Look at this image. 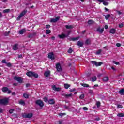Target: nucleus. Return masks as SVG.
<instances>
[{"label": "nucleus", "mask_w": 124, "mask_h": 124, "mask_svg": "<svg viewBox=\"0 0 124 124\" xmlns=\"http://www.w3.org/2000/svg\"><path fill=\"white\" fill-rule=\"evenodd\" d=\"M51 26H50V25H47L46 26V29H49V28H50Z\"/></svg>", "instance_id": "56"}, {"label": "nucleus", "mask_w": 124, "mask_h": 124, "mask_svg": "<svg viewBox=\"0 0 124 124\" xmlns=\"http://www.w3.org/2000/svg\"><path fill=\"white\" fill-rule=\"evenodd\" d=\"M83 110H84V111H88V108H87L86 107H83Z\"/></svg>", "instance_id": "51"}, {"label": "nucleus", "mask_w": 124, "mask_h": 124, "mask_svg": "<svg viewBox=\"0 0 124 124\" xmlns=\"http://www.w3.org/2000/svg\"><path fill=\"white\" fill-rule=\"evenodd\" d=\"M75 89H71L70 90V92H75Z\"/></svg>", "instance_id": "61"}, {"label": "nucleus", "mask_w": 124, "mask_h": 124, "mask_svg": "<svg viewBox=\"0 0 124 124\" xmlns=\"http://www.w3.org/2000/svg\"><path fill=\"white\" fill-rule=\"evenodd\" d=\"M104 0H98V1H99V2H103Z\"/></svg>", "instance_id": "63"}, {"label": "nucleus", "mask_w": 124, "mask_h": 124, "mask_svg": "<svg viewBox=\"0 0 124 124\" xmlns=\"http://www.w3.org/2000/svg\"><path fill=\"white\" fill-rule=\"evenodd\" d=\"M14 80L17 81L18 83H23V78H22L20 77H17V76L14 77Z\"/></svg>", "instance_id": "7"}, {"label": "nucleus", "mask_w": 124, "mask_h": 124, "mask_svg": "<svg viewBox=\"0 0 124 124\" xmlns=\"http://www.w3.org/2000/svg\"><path fill=\"white\" fill-rule=\"evenodd\" d=\"M48 103L49 104H55V100H54L53 99H50L49 100H48Z\"/></svg>", "instance_id": "22"}, {"label": "nucleus", "mask_w": 124, "mask_h": 124, "mask_svg": "<svg viewBox=\"0 0 124 124\" xmlns=\"http://www.w3.org/2000/svg\"><path fill=\"white\" fill-rule=\"evenodd\" d=\"M48 59H50L51 60H55V57L54 56V53L53 52H51L49 53L48 55Z\"/></svg>", "instance_id": "12"}, {"label": "nucleus", "mask_w": 124, "mask_h": 124, "mask_svg": "<svg viewBox=\"0 0 124 124\" xmlns=\"http://www.w3.org/2000/svg\"><path fill=\"white\" fill-rule=\"evenodd\" d=\"M2 17V14H1V12H0V18Z\"/></svg>", "instance_id": "62"}, {"label": "nucleus", "mask_w": 124, "mask_h": 124, "mask_svg": "<svg viewBox=\"0 0 124 124\" xmlns=\"http://www.w3.org/2000/svg\"><path fill=\"white\" fill-rule=\"evenodd\" d=\"M93 23V20H90L88 22V24L89 25H92V24Z\"/></svg>", "instance_id": "36"}, {"label": "nucleus", "mask_w": 124, "mask_h": 124, "mask_svg": "<svg viewBox=\"0 0 124 124\" xmlns=\"http://www.w3.org/2000/svg\"><path fill=\"white\" fill-rule=\"evenodd\" d=\"M78 38H80V37H77L76 38H71V40H72V41H75V40H78Z\"/></svg>", "instance_id": "27"}, {"label": "nucleus", "mask_w": 124, "mask_h": 124, "mask_svg": "<svg viewBox=\"0 0 124 124\" xmlns=\"http://www.w3.org/2000/svg\"><path fill=\"white\" fill-rule=\"evenodd\" d=\"M18 57L19 58H22L23 57V55H22V54H18Z\"/></svg>", "instance_id": "55"}, {"label": "nucleus", "mask_w": 124, "mask_h": 124, "mask_svg": "<svg viewBox=\"0 0 124 124\" xmlns=\"http://www.w3.org/2000/svg\"><path fill=\"white\" fill-rule=\"evenodd\" d=\"M97 31L98 32H99V33H102V32H103L104 31V28H100V27H98L97 29Z\"/></svg>", "instance_id": "14"}, {"label": "nucleus", "mask_w": 124, "mask_h": 124, "mask_svg": "<svg viewBox=\"0 0 124 124\" xmlns=\"http://www.w3.org/2000/svg\"><path fill=\"white\" fill-rule=\"evenodd\" d=\"M68 53H69V54L72 53V49L69 48L68 50Z\"/></svg>", "instance_id": "48"}, {"label": "nucleus", "mask_w": 124, "mask_h": 124, "mask_svg": "<svg viewBox=\"0 0 124 124\" xmlns=\"http://www.w3.org/2000/svg\"><path fill=\"white\" fill-rule=\"evenodd\" d=\"M44 101H45V102H48V98L47 97L44 98Z\"/></svg>", "instance_id": "43"}, {"label": "nucleus", "mask_w": 124, "mask_h": 124, "mask_svg": "<svg viewBox=\"0 0 124 124\" xmlns=\"http://www.w3.org/2000/svg\"><path fill=\"white\" fill-rule=\"evenodd\" d=\"M79 98H80V99H84V98H85V94H82L79 96Z\"/></svg>", "instance_id": "37"}, {"label": "nucleus", "mask_w": 124, "mask_h": 124, "mask_svg": "<svg viewBox=\"0 0 124 124\" xmlns=\"http://www.w3.org/2000/svg\"><path fill=\"white\" fill-rule=\"evenodd\" d=\"M124 27V23H121L119 24V28H123Z\"/></svg>", "instance_id": "52"}, {"label": "nucleus", "mask_w": 124, "mask_h": 124, "mask_svg": "<svg viewBox=\"0 0 124 124\" xmlns=\"http://www.w3.org/2000/svg\"><path fill=\"white\" fill-rule=\"evenodd\" d=\"M119 93L121 94V95H124V89L121 90L119 91Z\"/></svg>", "instance_id": "26"}, {"label": "nucleus", "mask_w": 124, "mask_h": 124, "mask_svg": "<svg viewBox=\"0 0 124 124\" xmlns=\"http://www.w3.org/2000/svg\"><path fill=\"white\" fill-rule=\"evenodd\" d=\"M33 35L31 34H30L28 36L29 38H32Z\"/></svg>", "instance_id": "47"}, {"label": "nucleus", "mask_w": 124, "mask_h": 124, "mask_svg": "<svg viewBox=\"0 0 124 124\" xmlns=\"http://www.w3.org/2000/svg\"><path fill=\"white\" fill-rule=\"evenodd\" d=\"M10 11V10L9 9H5L3 11V13H8Z\"/></svg>", "instance_id": "34"}, {"label": "nucleus", "mask_w": 124, "mask_h": 124, "mask_svg": "<svg viewBox=\"0 0 124 124\" xmlns=\"http://www.w3.org/2000/svg\"><path fill=\"white\" fill-rule=\"evenodd\" d=\"M103 4H104V5H108V2L104 1H103Z\"/></svg>", "instance_id": "44"}, {"label": "nucleus", "mask_w": 124, "mask_h": 124, "mask_svg": "<svg viewBox=\"0 0 124 124\" xmlns=\"http://www.w3.org/2000/svg\"><path fill=\"white\" fill-rule=\"evenodd\" d=\"M2 92H3V93H5L9 94L10 93H11V91L6 87H3L2 88Z\"/></svg>", "instance_id": "8"}, {"label": "nucleus", "mask_w": 124, "mask_h": 124, "mask_svg": "<svg viewBox=\"0 0 124 124\" xmlns=\"http://www.w3.org/2000/svg\"><path fill=\"white\" fill-rule=\"evenodd\" d=\"M117 108H123V105H117Z\"/></svg>", "instance_id": "50"}, {"label": "nucleus", "mask_w": 124, "mask_h": 124, "mask_svg": "<svg viewBox=\"0 0 124 124\" xmlns=\"http://www.w3.org/2000/svg\"><path fill=\"white\" fill-rule=\"evenodd\" d=\"M92 43V40L91 39H87L85 41V44L87 45H90Z\"/></svg>", "instance_id": "18"}, {"label": "nucleus", "mask_w": 124, "mask_h": 124, "mask_svg": "<svg viewBox=\"0 0 124 124\" xmlns=\"http://www.w3.org/2000/svg\"><path fill=\"white\" fill-rule=\"evenodd\" d=\"M61 95H62V96H64L65 98H68L69 97H71V96H72V94H62Z\"/></svg>", "instance_id": "16"}, {"label": "nucleus", "mask_w": 124, "mask_h": 124, "mask_svg": "<svg viewBox=\"0 0 124 124\" xmlns=\"http://www.w3.org/2000/svg\"><path fill=\"white\" fill-rule=\"evenodd\" d=\"M92 79L93 82H95V81H96L97 78H96V77H93L92 78Z\"/></svg>", "instance_id": "38"}, {"label": "nucleus", "mask_w": 124, "mask_h": 124, "mask_svg": "<svg viewBox=\"0 0 124 124\" xmlns=\"http://www.w3.org/2000/svg\"><path fill=\"white\" fill-rule=\"evenodd\" d=\"M35 104H37V105H38L40 107H43L44 106V104L43 103V101H41V100H37L35 101Z\"/></svg>", "instance_id": "4"}, {"label": "nucleus", "mask_w": 124, "mask_h": 124, "mask_svg": "<svg viewBox=\"0 0 124 124\" xmlns=\"http://www.w3.org/2000/svg\"><path fill=\"white\" fill-rule=\"evenodd\" d=\"M51 33V30H47L46 31V34H49Z\"/></svg>", "instance_id": "35"}, {"label": "nucleus", "mask_w": 124, "mask_h": 124, "mask_svg": "<svg viewBox=\"0 0 124 124\" xmlns=\"http://www.w3.org/2000/svg\"><path fill=\"white\" fill-rule=\"evenodd\" d=\"M52 88L53 91H55V92H60L62 90V88L60 87H57L56 85H52Z\"/></svg>", "instance_id": "9"}, {"label": "nucleus", "mask_w": 124, "mask_h": 124, "mask_svg": "<svg viewBox=\"0 0 124 124\" xmlns=\"http://www.w3.org/2000/svg\"><path fill=\"white\" fill-rule=\"evenodd\" d=\"M113 63H114V64H116V65H120V63L119 62H116V61H113Z\"/></svg>", "instance_id": "46"}, {"label": "nucleus", "mask_w": 124, "mask_h": 124, "mask_svg": "<svg viewBox=\"0 0 124 124\" xmlns=\"http://www.w3.org/2000/svg\"><path fill=\"white\" fill-rule=\"evenodd\" d=\"M89 93L91 94H93V90H90L89 91Z\"/></svg>", "instance_id": "49"}, {"label": "nucleus", "mask_w": 124, "mask_h": 124, "mask_svg": "<svg viewBox=\"0 0 124 124\" xmlns=\"http://www.w3.org/2000/svg\"><path fill=\"white\" fill-rule=\"evenodd\" d=\"M65 28L67 29V30H71L72 29H73V26L72 25H65Z\"/></svg>", "instance_id": "19"}, {"label": "nucleus", "mask_w": 124, "mask_h": 124, "mask_svg": "<svg viewBox=\"0 0 124 124\" xmlns=\"http://www.w3.org/2000/svg\"><path fill=\"white\" fill-rule=\"evenodd\" d=\"M116 46H117V47H121V44H120V43H117V44H116Z\"/></svg>", "instance_id": "54"}, {"label": "nucleus", "mask_w": 124, "mask_h": 124, "mask_svg": "<svg viewBox=\"0 0 124 124\" xmlns=\"http://www.w3.org/2000/svg\"><path fill=\"white\" fill-rule=\"evenodd\" d=\"M102 52V50L99 49L97 52L95 53L96 55H100L101 53Z\"/></svg>", "instance_id": "28"}, {"label": "nucleus", "mask_w": 124, "mask_h": 124, "mask_svg": "<svg viewBox=\"0 0 124 124\" xmlns=\"http://www.w3.org/2000/svg\"><path fill=\"white\" fill-rule=\"evenodd\" d=\"M64 86L65 89H68V88H69V87H70V85H69L68 84H65L64 85Z\"/></svg>", "instance_id": "32"}, {"label": "nucleus", "mask_w": 124, "mask_h": 124, "mask_svg": "<svg viewBox=\"0 0 124 124\" xmlns=\"http://www.w3.org/2000/svg\"><path fill=\"white\" fill-rule=\"evenodd\" d=\"M103 82H108V81H109V77H107V76H106V77H104L103 79Z\"/></svg>", "instance_id": "17"}, {"label": "nucleus", "mask_w": 124, "mask_h": 124, "mask_svg": "<svg viewBox=\"0 0 124 124\" xmlns=\"http://www.w3.org/2000/svg\"><path fill=\"white\" fill-rule=\"evenodd\" d=\"M19 104H21V105H26V102H25V101L23 100H21L19 101Z\"/></svg>", "instance_id": "24"}, {"label": "nucleus", "mask_w": 124, "mask_h": 124, "mask_svg": "<svg viewBox=\"0 0 124 124\" xmlns=\"http://www.w3.org/2000/svg\"><path fill=\"white\" fill-rule=\"evenodd\" d=\"M69 107H68V106H64V108L65 109H69Z\"/></svg>", "instance_id": "57"}, {"label": "nucleus", "mask_w": 124, "mask_h": 124, "mask_svg": "<svg viewBox=\"0 0 124 124\" xmlns=\"http://www.w3.org/2000/svg\"><path fill=\"white\" fill-rule=\"evenodd\" d=\"M26 31L25 29H22L19 31V34H24L26 32Z\"/></svg>", "instance_id": "20"}, {"label": "nucleus", "mask_w": 124, "mask_h": 124, "mask_svg": "<svg viewBox=\"0 0 124 124\" xmlns=\"http://www.w3.org/2000/svg\"><path fill=\"white\" fill-rule=\"evenodd\" d=\"M14 111V109H10L9 110V113L10 114H12V113H13V111Z\"/></svg>", "instance_id": "53"}, {"label": "nucleus", "mask_w": 124, "mask_h": 124, "mask_svg": "<svg viewBox=\"0 0 124 124\" xmlns=\"http://www.w3.org/2000/svg\"><path fill=\"white\" fill-rule=\"evenodd\" d=\"M65 115H66L65 113H60L59 114V116H61V117H62V116H65Z\"/></svg>", "instance_id": "42"}, {"label": "nucleus", "mask_w": 124, "mask_h": 124, "mask_svg": "<svg viewBox=\"0 0 124 124\" xmlns=\"http://www.w3.org/2000/svg\"><path fill=\"white\" fill-rule=\"evenodd\" d=\"M58 37H59L60 39H64V38H65V37H66V35L62 33V34L58 35Z\"/></svg>", "instance_id": "15"}, {"label": "nucleus", "mask_w": 124, "mask_h": 124, "mask_svg": "<svg viewBox=\"0 0 124 124\" xmlns=\"http://www.w3.org/2000/svg\"><path fill=\"white\" fill-rule=\"evenodd\" d=\"M19 46V45L18 44H15L12 46V49L13 50H14V51H17L18 50V47Z\"/></svg>", "instance_id": "13"}, {"label": "nucleus", "mask_w": 124, "mask_h": 124, "mask_svg": "<svg viewBox=\"0 0 124 124\" xmlns=\"http://www.w3.org/2000/svg\"><path fill=\"white\" fill-rule=\"evenodd\" d=\"M105 29H106V30H107V29H108V25H105Z\"/></svg>", "instance_id": "58"}, {"label": "nucleus", "mask_w": 124, "mask_h": 124, "mask_svg": "<svg viewBox=\"0 0 124 124\" xmlns=\"http://www.w3.org/2000/svg\"><path fill=\"white\" fill-rule=\"evenodd\" d=\"M110 33H112V34H115L116 33V30L115 29H112L110 31Z\"/></svg>", "instance_id": "25"}, {"label": "nucleus", "mask_w": 124, "mask_h": 124, "mask_svg": "<svg viewBox=\"0 0 124 124\" xmlns=\"http://www.w3.org/2000/svg\"><path fill=\"white\" fill-rule=\"evenodd\" d=\"M81 86H82L83 87H85V88H88L89 87V85L87 84H82L81 85Z\"/></svg>", "instance_id": "39"}, {"label": "nucleus", "mask_w": 124, "mask_h": 124, "mask_svg": "<svg viewBox=\"0 0 124 124\" xmlns=\"http://www.w3.org/2000/svg\"><path fill=\"white\" fill-rule=\"evenodd\" d=\"M110 17H111V15L110 14L107 15L105 16L106 20H108Z\"/></svg>", "instance_id": "31"}, {"label": "nucleus", "mask_w": 124, "mask_h": 124, "mask_svg": "<svg viewBox=\"0 0 124 124\" xmlns=\"http://www.w3.org/2000/svg\"><path fill=\"white\" fill-rule=\"evenodd\" d=\"M13 86H18V83H13Z\"/></svg>", "instance_id": "64"}, {"label": "nucleus", "mask_w": 124, "mask_h": 124, "mask_svg": "<svg viewBox=\"0 0 124 124\" xmlns=\"http://www.w3.org/2000/svg\"><path fill=\"white\" fill-rule=\"evenodd\" d=\"M1 62L2 63H5L6 64L7 63L6 62V60H5V59L2 60Z\"/></svg>", "instance_id": "45"}, {"label": "nucleus", "mask_w": 124, "mask_h": 124, "mask_svg": "<svg viewBox=\"0 0 124 124\" xmlns=\"http://www.w3.org/2000/svg\"><path fill=\"white\" fill-rule=\"evenodd\" d=\"M59 20H60V16H57L56 18H51L50 22L51 23H56Z\"/></svg>", "instance_id": "10"}, {"label": "nucleus", "mask_w": 124, "mask_h": 124, "mask_svg": "<svg viewBox=\"0 0 124 124\" xmlns=\"http://www.w3.org/2000/svg\"><path fill=\"white\" fill-rule=\"evenodd\" d=\"M32 116H33V114H32V113H29L23 114L22 117H23V118H25V119H31L32 118Z\"/></svg>", "instance_id": "5"}, {"label": "nucleus", "mask_w": 124, "mask_h": 124, "mask_svg": "<svg viewBox=\"0 0 124 124\" xmlns=\"http://www.w3.org/2000/svg\"><path fill=\"white\" fill-rule=\"evenodd\" d=\"M96 105L98 108H99V107H100V102L96 101Z\"/></svg>", "instance_id": "33"}, {"label": "nucleus", "mask_w": 124, "mask_h": 124, "mask_svg": "<svg viewBox=\"0 0 124 124\" xmlns=\"http://www.w3.org/2000/svg\"><path fill=\"white\" fill-rule=\"evenodd\" d=\"M26 75L29 77H34V78H38V74L32 71H29L26 73Z\"/></svg>", "instance_id": "1"}, {"label": "nucleus", "mask_w": 124, "mask_h": 124, "mask_svg": "<svg viewBox=\"0 0 124 124\" xmlns=\"http://www.w3.org/2000/svg\"><path fill=\"white\" fill-rule=\"evenodd\" d=\"M57 70L59 72L62 71V66H61V64L57 63L56 65Z\"/></svg>", "instance_id": "11"}, {"label": "nucleus", "mask_w": 124, "mask_h": 124, "mask_svg": "<svg viewBox=\"0 0 124 124\" xmlns=\"http://www.w3.org/2000/svg\"><path fill=\"white\" fill-rule=\"evenodd\" d=\"M29 96H30V95L27 94V93H24L23 94V97L25 98H29Z\"/></svg>", "instance_id": "30"}, {"label": "nucleus", "mask_w": 124, "mask_h": 124, "mask_svg": "<svg viewBox=\"0 0 124 124\" xmlns=\"http://www.w3.org/2000/svg\"><path fill=\"white\" fill-rule=\"evenodd\" d=\"M91 63H92L93 65H95V66H100L101 64H103V63L102 62H97L96 61H92L91 62Z\"/></svg>", "instance_id": "6"}, {"label": "nucleus", "mask_w": 124, "mask_h": 124, "mask_svg": "<svg viewBox=\"0 0 124 124\" xmlns=\"http://www.w3.org/2000/svg\"><path fill=\"white\" fill-rule=\"evenodd\" d=\"M78 46H79L80 47H82L83 45H84V44L82 42L78 41Z\"/></svg>", "instance_id": "23"}, {"label": "nucleus", "mask_w": 124, "mask_h": 124, "mask_svg": "<svg viewBox=\"0 0 124 124\" xmlns=\"http://www.w3.org/2000/svg\"><path fill=\"white\" fill-rule=\"evenodd\" d=\"M9 101L8 98H4L3 99H0V104L1 105H7Z\"/></svg>", "instance_id": "2"}, {"label": "nucleus", "mask_w": 124, "mask_h": 124, "mask_svg": "<svg viewBox=\"0 0 124 124\" xmlns=\"http://www.w3.org/2000/svg\"><path fill=\"white\" fill-rule=\"evenodd\" d=\"M16 93H15V92H13V93H12V95H16Z\"/></svg>", "instance_id": "60"}, {"label": "nucleus", "mask_w": 124, "mask_h": 124, "mask_svg": "<svg viewBox=\"0 0 124 124\" xmlns=\"http://www.w3.org/2000/svg\"><path fill=\"white\" fill-rule=\"evenodd\" d=\"M117 117H119L120 118L124 117V113H118L117 114Z\"/></svg>", "instance_id": "29"}, {"label": "nucleus", "mask_w": 124, "mask_h": 124, "mask_svg": "<svg viewBox=\"0 0 124 124\" xmlns=\"http://www.w3.org/2000/svg\"><path fill=\"white\" fill-rule=\"evenodd\" d=\"M117 13H118V14L119 15H121V14H122V13L120 11H117Z\"/></svg>", "instance_id": "59"}, {"label": "nucleus", "mask_w": 124, "mask_h": 124, "mask_svg": "<svg viewBox=\"0 0 124 124\" xmlns=\"http://www.w3.org/2000/svg\"><path fill=\"white\" fill-rule=\"evenodd\" d=\"M67 35H66V37H67V36H68V35H69V34H70V33L71 32V31H67Z\"/></svg>", "instance_id": "41"}, {"label": "nucleus", "mask_w": 124, "mask_h": 124, "mask_svg": "<svg viewBox=\"0 0 124 124\" xmlns=\"http://www.w3.org/2000/svg\"><path fill=\"white\" fill-rule=\"evenodd\" d=\"M27 12H28V11L27 10H23L19 15V16H18V17L17 18V21H20V19L24 17V16H25V15H26V14H27Z\"/></svg>", "instance_id": "3"}, {"label": "nucleus", "mask_w": 124, "mask_h": 124, "mask_svg": "<svg viewBox=\"0 0 124 124\" xmlns=\"http://www.w3.org/2000/svg\"><path fill=\"white\" fill-rule=\"evenodd\" d=\"M44 75L46 77H48V76H50V71H46L44 73Z\"/></svg>", "instance_id": "21"}, {"label": "nucleus", "mask_w": 124, "mask_h": 124, "mask_svg": "<svg viewBox=\"0 0 124 124\" xmlns=\"http://www.w3.org/2000/svg\"><path fill=\"white\" fill-rule=\"evenodd\" d=\"M6 64L8 67H11V66H12V65L10 63H7Z\"/></svg>", "instance_id": "40"}]
</instances>
